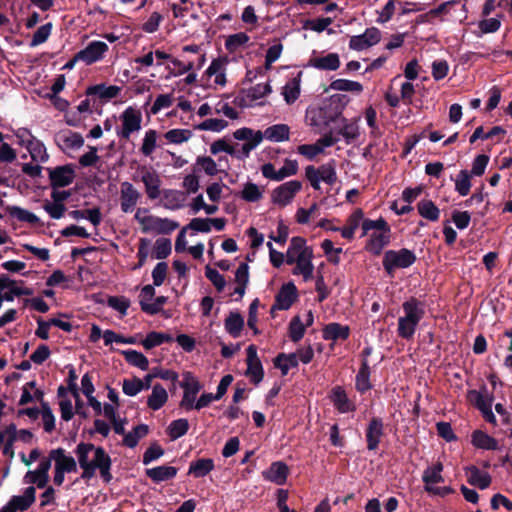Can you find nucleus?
<instances>
[{
	"instance_id": "nucleus-21",
	"label": "nucleus",
	"mask_w": 512,
	"mask_h": 512,
	"mask_svg": "<svg viewBox=\"0 0 512 512\" xmlns=\"http://www.w3.org/2000/svg\"><path fill=\"white\" fill-rule=\"evenodd\" d=\"M57 146L64 152L78 150L84 144V138L81 134L71 130H61L55 135Z\"/></svg>"
},
{
	"instance_id": "nucleus-7",
	"label": "nucleus",
	"mask_w": 512,
	"mask_h": 512,
	"mask_svg": "<svg viewBox=\"0 0 512 512\" xmlns=\"http://www.w3.org/2000/svg\"><path fill=\"white\" fill-rule=\"evenodd\" d=\"M335 97H331L329 102H325L321 107L313 108L307 111V122L310 126L315 127L319 132L326 129L332 122L338 120L341 111L336 107L331 109Z\"/></svg>"
},
{
	"instance_id": "nucleus-52",
	"label": "nucleus",
	"mask_w": 512,
	"mask_h": 512,
	"mask_svg": "<svg viewBox=\"0 0 512 512\" xmlns=\"http://www.w3.org/2000/svg\"><path fill=\"white\" fill-rule=\"evenodd\" d=\"M419 214L430 221H437L440 210L431 200H422L417 204Z\"/></svg>"
},
{
	"instance_id": "nucleus-8",
	"label": "nucleus",
	"mask_w": 512,
	"mask_h": 512,
	"mask_svg": "<svg viewBox=\"0 0 512 512\" xmlns=\"http://www.w3.org/2000/svg\"><path fill=\"white\" fill-rule=\"evenodd\" d=\"M305 176L315 190L320 189L321 182L333 185L337 181L336 163L332 160L318 168L307 166L305 168Z\"/></svg>"
},
{
	"instance_id": "nucleus-27",
	"label": "nucleus",
	"mask_w": 512,
	"mask_h": 512,
	"mask_svg": "<svg viewBox=\"0 0 512 512\" xmlns=\"http://www.w3.org/2000/svg\"><path fill=\"white\" fill-rule=\"evenodd\" d=\"M464 470L465 476L470 485L482 490L490 486L492 479L488 472L482 471L474 465L467 466Z\"/></svg>"
},
{
	"instance_id": "nucleus-54",
	"label": "nucleus",
	"mask_w": 512,
	"mask_h": 512,
	"mask_svg": "<svg viewBox=\"0 0 512 512\" xmlns=\"http://www.w3.org/2000/svg\"><path fill=\"white\" fill-rule=\"evenodd\" d=\"M147 433L148 426L145 424H140L136 426L131 432L125 434L123 443L129 448H133L138 444L141 438L147 435Z\"/></svg>"
},
{
	"instance_id": "nucleus-35",
	"label": "nucleus",
	"mask_w": 512,
	"mask_h": 512,
	"mask_svg": "<svg viewBox=\"0 0 512 512\" xmlns=\"http://www.w3.org/2000/svg\"><path fill=\"white\" fill-rule=\"evenodd\" d=\"M402 308L404 311L403 317L406 318L407 320L416 323L417 325L424 316L423 305L414 298L405 301L402 305Z\"/></svg>"
},
{
	"instance_id": "nucleus-49",
	"label": "nucleus",
	"mask_w": 512,
	"mask_h": 512,
	"mask_svg": "<svg viewBox=\"0 0 512 512\" xmlns=\"http://www.w3.org/2000/svg\"><path fill=\"white\" fill-rule=\"evenodd\" d=\"M264 190L259 187L257 184L252 182H247L244 184L243 189L241 190V198L246 202L255 203L260 201L263 198Z\"/></svg>"
},
{
	"instance_id": "nucleus-5",
	"label": "nucleus",
	"mask_w": 512,
	"mask_h": 512,
	"mask_svg": "<svg viewBox=\"0 0 512 512\" xmlns=\"http://www.w3.org/2000/svg\"><path fill=\"white\" fill-rule=\"evenodd\" d=\"M134 219L141 226L144 233L170 234L179 227V223L169 219L149 214L146 208L136 210Z\"/></svg>"
},
{
	"instance_id": "nucleus-47",
	"label": "nucleus",
	"mask_w": 512,
	"mask_h": 512,
	"mask_svg": "<svg viewBox=\"0 0 512 512\" xmlns=\"http://www.w3.org/2000/svg\"><path fill=\"white\" fill-rule=\"evenodd\" d=\"M25 148L28 150L32 160L35 162L44 163L49 158L44 144L36 137Z\"/></svg>"
},
{
	"instance_id": "nucleus-33",
	"label": "nucleus",
	"mask_w": 512,
	"mask_h": 512,
	"mask_svg": "<svg viewBox=\"0 0 512 512\" xmlns=\"http://www.w3.org/2000/svg\"><path fill=\"white\" fill-rule=\"evenodd\" d=\"M161 195L163 197L164 208L174 211L184 207L186 198L183 192L174 189H166Z\"/></svg>"
},
{
	"instance_id": "nucleus-56",
	"label": "nucleus",
	"mask_w": 512,
	"mask_h": 512,
	"mask_svg": "<svg viewBox=\"0 0 512 512\" xmlns=\"http://www.w3.org/2000/svg\"><path fill=\"white\" fill-rule=\"evenodd\" d=\"M157 139H158V133L156 130L149 129L145 132L142 145H141V153L144 156H150L157 147Z\"/></svg>"
},
{
	"instance_id": "nucleus-57",
	"label": "nucleus",
	"mask_w": 512,
	"mask_h": 512,
	"mask_svg": "<svg viewBox=\"0 0 512 512\" xmlns=\"http://www.w3.org/2000/svg\"><path fill=\"white\" fill-rule=\"evenodd\" d=\"M471 175L467 170H461L455 180V191L461 195L466 196L471 189Z\"/></svg>"
},
{
	"instance_id": "nucleus-50",
	"label": "nucleus",
	"mask_w": 512,
	"mask_h": 512,
	"mask_svg": "<svg viewBox=\"0 0 512 512\" xmlns=\"http://www.w3.org/2000/svg\"><path fill=\"white\" fill-rule=\"evenodd\" d=\"M329 89L334 91H348L360 94L363 91V86L360 82L348 79H336L331 82Z\"/></svg>"
},
{
	"instance_id": "nucleus-24",
	"label": "nucleus",
	"mask_w": 512,
	"mask_h": 512,
	"mask_svg": "<svg viewBox=\"0 0 512 512\" xmlns=\"http://www.w3.org/2000/svg\"><path fill=\"white\" fill-rule=\"evenodd\" d=\"M250 45V36L245 32H237L225 37L224 47L229 54H241Z\"/></svg>"
},
{
	"instance_id": "nucleus-44",
	"label": "nucleus",
	"mask_w": 512,
	"mask_h": 512,
	"mask_svg": "<svg viewBox=\"0 0 512 512\" xmlns=\"http://www.w3.org/2000/svg\"><path fill=\"white\" fill-rule=\"evenodd\" d=\"M272 92L269 83H258L246 91V99L248 105L252 106L253 102H258Z\"/></svg>"
},
{
	"instance_id": "nucleus-13",
	"label": "nucleus",
	"mask_w": 512,
	"mask_h": 512,
	"mask_svg": "<svg viewBox=\"0 0 512 512\" xmlns=\"http://www.w3.org/2000/svg\"><path fill=\"white\" fill-rule=\"evenodd\" d=\"M180 387L184 390L180 407L187 411L194 409L197 394L202 388L200 382L191 372H185Z\"/></svg>"
},
{
	"instance_id": "nucleus-12",
	"label": "nucleus",
	"mask_w": 512,
	"mask_h": 512,
	"mask_svg": "<svg viewBox=\"0 0 512 512\" xmlns=\"http://www.w3.org/2000/svg\"><path fill=\"white\" fill-rule=\"evenodd\" d=\"M468 400L471 404H473L477 409L480 410L483 418L490 424L497 426L498 422L495 414L492 411L493 405V396L488 393L487 390L478 391V390H470L468 392Z\"/></svg>"
},
{
	"instance_id": "nucleus-43",
	"label": "nucleus",
	"mask_w": 512,
	"mask_h": 512,
	"mask_svg": "<svg viewBox=\"0 0 512 512\" xmlns=\"http://www.w3.org/2000/svg\"><path fill=\"white\" fill-rule=\"evenodd\" d=\"M359 119L353 121L343 120L338 134L341 135L347 144L354 142L360 135V129L358 125Z\"/></svg>"
},
{
	"instance_id": "nucleus-2",
	"label": "nucleus",
	"mask_w": 512,
	"mask_h": 512,
	"mask_svg": "<svg viewBox=\"0 0 512 512\" xmlns=\"http://www.w3.org/2000/svg\"><path fill=\"white\" fill-rule=\"evenodd\" d=\"M313 249L303 237H293L286 251V264L293 265L292 274L301 276L305 282L313 278Z\"/></svg>"
},
{
	"instance_id": "nucleus-34",
	"label": "nucleus",
	"mask_w": 512,
	"mask_h": 512,
	"mask_svg": "<svg viewBox=\"0 0 512 512\" xmlns=\"http://www.w3.org/2000/svg\"><path fill=\"white\" fill-rule=\"evenodd\" d=\"M167 401L168 393L166 389L160 384H155L152 387L151 394L147 398V406L151 410L157 411L161 409L166 404Z\"/></svg>"
},
{
	"instance_id": "nucleus-10",
	"label": "nucleus",
	"mask_w": 512,
	"mask_h": 512,
	"mask_svg": "<svg viewBox=\"0 0 512 512\" xmlns=\"http://www.w3.org/2000/svg\"><path fill=\"white\" fill-rule=\"evenodd\" d=\"M415 260V254L408 249L388 250L383 257V267L392 276L396 269L408 268Z\"/></svg>"
},
{
	"instance_id": "nucleus-46",
	"label": "nucleus",
	"mask_w": 512,
	"mask_h": 512,
	"mask_svg": "<svg viewBox=\"0 0 512 512\" xmlns=\"http://www.w3.org/2000/svg\"><path fill=\"white\" fill-rule=\"evenodd\" d=\"M172 340L173 337L170 334L152 331L141 341V344L146 350H150Z\"/></svg>"
},
{
	"instance_id": "nucleus-29",
	"label": "nucleus",
	"mask_w": 512,
	"mask_h": 512,
	"mask_svg": "<svg viewBox=\"0 0 512 512\" xmlns=\"http://www.w3.org/2000/svg\"><path fill=\"white\" fill-rule=\"evenodd\" d=\"M322 335L328 341L346 340L350 335V328L347 325L332 322L324 326Z\"/></svg>"
},
{
	"instance_id": "nucleus-9",
	"label": "nucleus",
	"mask_w": 512,
	"mask_h": 512,
	"mask_svg": "<svg viewBox=\"0 0 512 512\" xmlns=\"http://www.w3.org/2000/svg\"><path fill=\"white\" fill-rule=\"evenodd\" d=\"M121 126L116 128L119 138L128 140L131 135L141 130L142 114L140 110L129 106L119 116Z\"/></svg>"
},
{
	"instance_id": "nucleus-3",
	"label": "nucleus",
	"mask_w": 512,
	"mask_h": 512,
	"mask_svg": "<svg viewBox=\"0 0 512 512\" xmlns=\"http://www.w3.org/2000/svg\"><path fill=\"white\" fill-rule=\"evenodd\" d=\"M370 234L366 249L373 254H380L383 248L389 244L391 237V229L386 220L382 217L371 220L366 219L362 224V236Z\"/></svg>"
},
{
	"instance_id": "nucleus-36",
	"label": "nucleus",
	"mask_w": 512,
	"mask_h": 512,
	"mask_svg": "<svg viewBox=\"0 0 512 512\" xmlns=\"http://www.w3.org/2000/svg\"><path fill=\"white\" fill-rule=\"evenodd\" d=\"M214 461L211 458H200L189 465L188 474L194 478H202L214 469Z\"/></svg>"
},
{
	"instance_id": "nucleus-39",
	"label": "nucleus",
	"mask_w": 512,
	"mask_h": 512,
	"mask_svg": "<svg viewBox=\"0 0 512 512\" xmlns=\"http://www.w3.org/2000/svg\"><path fill=\"white\" fill-rule=\"evenodd\" d=\"M301 92V79L300 74L297 77L289 80L282 88V96L285 102L290 105L293 104L300 96Z\"/></svg>"
},
{
	"instance_id": "nucleus-4",
	"label": "nucleus",
	"mask_w": 512,
	"mask_h": 512,
	"mask_svg": "<svg viewBox=\"0 0 512 512\" xmlns=\"http://www.w3.org/2000/svg\"><path fill=\"white\" fill-rule=\"evenodd\" d=\"M45 459L49 461V468L54 463L53 483L57 486L64 483L66 473L76 472L78 469L77 460L60 447L50 450Z\"/></svg>"
},
{
	"instance_id": "nucleus-60",
	"label": "nucleus",
	"mask_w": 512,
	"mask_h": 512,
	"mask_svg": "<svg viewBox=\"0 0 512 512\" xmlns=\"http://www.w3.org/2000/svg\"><path fill=\"white\" fill-rule=\"evenodd\" d=\"M228 126V122L223 119L210 118L206 119L195 128L199 131L220 132Z\"/></svg>"
},
{
	"instance_id": "nucleus-32",
	"label": "nucleus",
	"mask_w": 512,
	"mask_h": 512,
	"mask_svg": "<svg viewBox=\"0 0 512 512\" xmlns=\"http://www.w3.org/2000/svg\"><path fill=\"white\" fill-rule=\"evenodd\" d=\"M296 297V287L289 283L284 285L276 296L274 307L279 310H287L291 307Z\"/></svg>"
},
{
	"instance_id": "nucleus-40",
	"label": "nucleus",
	"mask_w": 512,
	"mask_h": 512,
	"mask_svg": "<svg viewBox=\"0 0 512 512\" xmlns=\"http://www.w3.org/2000/svg\"><path fill=\"white\" fill-rule=\"evenodd\" d=\"M147 476L154 482H162L172 479L177 474V469L173 466H158L146 471Z\"/></svg>"
},
{
	"instance_id": "nucleus-38",
	"label": "nucleus",
	"mask_w": 512,
	"mask_h": 512,
	"mask_svg": "<svg viewBox=\"0 0 512 512\" xmlns=\"http://www.w3.org/2000/svg\"><path fill=\"white\" fill-rule=\"evenodd\" d=\"M443 465L441 462L427 467L422 475V480L425 483V490L428 491L429 486H434L437 483L444 481L442 476Z\"/></svg>"
},
{
	"instance_id": "nucleus-11",
	"label": "nucleus",
	"mask_w": 512,
	"mask_h": 512,
	"mask_svg": "<svg viewBox=\"0 0 512 512\" xmlns=\"http://www.w3.org/2000/svg\"><path fill=\"white\" fill-rule=\"evenodd\" d=\"M301 189L302 183L298 180L284 182L272 190L271 203L279 208H284L294 201Z\"/></svg>"
},
{
	"instance_id": "nucleus-42",
	"label": "nucleus",
	"mask_w": 512,
	"mask_h": 512,
	"mask_svg": "<svg viewBox=\"0 0 512 512\" xmlns=\"http://www.w3.org/2000/svg\"><path fill=\"white\" fill-rule=\"evenodd\" d=\"M472 444L481 449L485 450H497L499 448L496 439L488 435L487 433L477 430L472 434Z\"/></svg>"
},
{
	"instance_id": "nucleus-6",
	"label": "nucleus",
	"mask_w": 512,
	"mask_h": 512,
	"mask_svg": "<svg viewBox=\"0 0 512 512\" xmlns=\"http://www.w3.org/2000/svg\"><path fill=\"white\" fill-rule=\"evenodd\" d=\"M233 137L239 141H245L243 144L232 145L230 156L237 159H246L250 153L256 149L262 142L261 131H254L251 128L243 127L233 133Z\"/></svg>"
},
{
	"instance_id": "nucleus-28",
	"label": "nucleus",
	"mask_w": 512,
	"mask_h": 512,
	"mask_svg": "<svg viewBox=\"0 0 512 512\" xmlns=\"http://www.w3.org/2000/svg\"><path fill=\"white\" fill-rule=\"evenodd\" d=\"M383 434V421L380 418L371 419L366 430L367 448L369 450H376Z\"/></svg>"
},
{
	"instance_id": "nucleus-61",
	"label": "nucleus",
	"mask_w": 512,
	"mask_h": 512,
	"mask_svg": "<svg viewBox=\"0 0 512 512\" xmlns=\"http://www.w3.org/2000/svg\"><path fill=\"white\" fill-rule=\"evenodd\" d=\"M189 429V423L187 419H178L170 423L168 427L169 436L171 439H178L185 435Z\"/></svg>"
},
{
	"instance_id": "nucleus-17",
	"label": "nucleus",
	"mask_w": 512,
	"mask_h": 512,
	"mask_svg": "<svg viewBox=\"0 0 512 512\" xmlns=\"http://www.w3.org/2000/svg\"><path fill=\"white\" fill-rule=\"evenodd\" d=\"M381 40V31L376 27H370L363 34L354 35L349 40V48L354 51L368 49Z\"/></svg>"
},
{
	"instance_id": "nucleus-63",
	"label": "nucleus",
	"mask_w": 512,
	"mask_h": 512,
	"mask_svg": "<svg viewBox=\"0 0 512 512\" xmlns=\"http://www.w3.org/2000/svg\"><path fill=\"white\" fill-rule=\"evenodd\" d=\"M107 305L118 311L121 316H125L130 307V300L124 296H110L107 299Z\"/></svg>"
},
{
	"instance_id": "nucleus-45",
	"label": "nucleus",
	"mask_w": 512,
	"mask_h": 512,
	"mask_svg": "<svg viewBox=\"0 0 512 512\" xmlns=\"http://www.w3.org/2000/svg\"><path fill=\"white\" fill-rule=\"evenodd\" d=\"M69 215L74 220L86 219L95 227L100 225L102 221L101 211L97 207L88 210H73L69 213Z\"/></svg>"
},
{
	"instance_id": "nucleus-18",
	"label": "nucleus",
	"mask_w": 512,
	"mask_h": 512,
	"mask_svg": "<svg viewBox=\"0 0 512 512\" xmlns=\"http://www.w3.org/2000/svg\"><path fill=\"white\" fill-rule=\"evenodd\" d=\"M36 490L33 486L25 489L23 495L13 496L9 502L2 507L0 512H18L27 510L34 502Z\"/></svg>"
},
{
	"instance_id": "nucleus-58",
	"label": "nucleus",
	"mask_w": 512,
	"mask_h": 512,
	"mask_svg": "<svg viewBox=\"0 0 512 512\" xmlns=\"http://www.w3.org/2000/svg\"><path fill=\"white\" fill-rule=\"evenodd\" d=\"M297 365L298 361L294 353L280 354L275 359V366L281 370L282 375H287L289 370Z\"/></svg>"
},
{
	"instance_id": "nucleus-26",
	"label": "nucleus",
	"mask_w": 512,
	"mask_h": 512,
	"mask_svg": "<svg viewBox=\"0 0 512 512\" xmlns=\"http://www.w3.org/2000/svg\"><path fill=\"white\" fill-rule=\"evenodd\" d=\"M330 399L339 413H349L356 409V405L341 386L332 389Z\"/></svg>"
},
{
	"instance_id": "nucleus-31",
	"label": "nucleus",
	"mask_w": 512,
	"mask_h": 512,
	"mask_svg": "<svg viewBox=\"0 0 512 512\" xmlns=\"http://www.w3.org/2000/svg\"><path fill=\"white\" fill-rule=\"evenodd\" d=\"M288 475V467L283 462H275L263 472V477L277 485H283Z\"/></svg>"
},
{
	"instance_id": "nucleus-51",
	"label": "nucleus",
	"mask_w": 512,
	"mask_h": 512,
	"mask_svg": "<svg viewBox=\"0 0 512 512\" xmlns=\"http://www.w3.org/2000/svg\"><path fill=\"white\" fill-rule=\"evenodd\" d=\"M369 378H370V367H369L367 359H364L362 361L361 368L356 375V388L358 391H360L361 393H364L371 388Z\"/></svg>"
},
{
	"instance_id": "nucleus-64",
	"label": "nucleus",
	"mask_w": 512,
	"mask_h": 512,
	"mask_svg": "<svg viewBox=\"0 0 512 512\" xmlns=\"http://www.w3.org/2000/svg\"><path fill=\"white\" fill-rule=\"evenodd\" d=\"M417 324L403 316L398 319L397 332L401 338L411 339L416 331Z\"/></svg>"
},
{
	"instance_id": "nucleus-55",
	"label": "nucleus",
	"mask_w": 512,
	"mask_h": 512,
	"mask_svg": "<svg viewBox=\"0 0 512 512\" xmlns=\"http://www.w3.org/2000/svg\"><path fill=\"white\" fill-rule=\"evenodd\" d=\"M195 168L199 171L205 172L209 176H215L218 174L219 169L214 159L209 156H199L195 162Z\"/></svg>"
},
{
	"instance_id": "nucleus-30",
	"label": "nucleus",
	"mask_w": 512,
	"mask_h": 512,
	"mask_svg": "<svg viewBox=\"0 0 512 512\" xmlns=\"http://www.w3.org/2000/svg\"><path fill=\"white\" fill-rule=\"evenodd\" d=\"M262 140L265 138L271 142H284L290 138V127L287 124H275L261 132Z\"/></svg>"
},
{
	"instance_id": "nucleus-23",
	"label": "nucleus",
	"mask_w": 512,
	"mask_h": 512,
	"mask_svg": "<svg viewBox=\"0 0 512 512\" xmlns=\"http://www.w3.org/2000/svg\"><path fill=\"white\" fill-rule=\"evenodd\" d=\"M49 461L43 458L37 469L29 470L24 476V482L35 484L38 488H45L49 481Z\"/></svg>"
},
{
	"instance_id": "nucleus-15",
	"label": "nucleus",
	"mask_w": 512,
	"mask_h": 512,
	"mask_svg": "<svg viewBox=\"0 0 512 512\" xmlns=\"http://www.w3.org/2000/svg\"><path fill=\"white\" fill-rule=\"evenodd\" d=\"M139 174L147 198L150 200L158 199L162 194V180L159 173L152 168L142 167Z\"/></svg>"
},
{
	"instance_id": "nucleus-37",
	"label": "nucleus",
	"mask_w": 512,
	"mask_h": 512,
	"mask_svg": "<svg viewBox=\"0 0 512 512\" xmlns=\"http://www.w3.org/2000/svg\"><path fill=\"white\" fill-rule=\"evenodd\" d=\"M121 92V88L116 85H105V84H98L87 88V95H95L98 96L100 99L103 100H111L113 98H116Z\"/></svg>"
},
{
	"instance_id": "nucleus-62",
	"label": "nucleus",
	"mask_w": 512,
	"mask_h": 512,
	"mask_svg": "<svg viewBox=\"0 0 512 512\" xmlns=\"http://www.w3.org/2000/svg\"><path fill=\"white\" fill-rule=\"evenodd\" d=\"M172 244L167 238H159L156 240L153 255L156 259H165L171 254Z\"/></svg>"
},
{
	"instance_id": "nucleus-1",
	"label": "nucleus",
	"mask_w": 512,
	"mask_h": 512,
	"mask_svg": "<svg viewBox=\"0 0 512 512\" xmlns=\"http://www.w3.org/2000/svg\"><path fill=\"white\" fill-rule=\"evenodd\" d=\"M77 463L82 469L81 479L90 480L99 470L101 478L105 482L112 479L110 456L102 447H97L92 443L80 442L75 448Z\"/></svg>"
},
{
	"instance_id": "nucleus-41",
	"label": "nucleus",
	"mask_w": 512,
	"mask_h": 512,
	"mask_svg": "<svg viewBox=\"0 0 512 512\" xmlns=\"http://www.w3.org/2000/svg\"><path fill=\"white\" fill-rule=\"evenodd\" d=\"M225 330L233 338L240 336L244 327V319L238 312H230L224 322Z\"/></svg>"
},
{
	"instance_id": "nucleus-25",
	"label": "nucleus",
	"mask_w": 512,
	"mask_h": 512,
	"mask_svg": "<svg viewBox=\"0 0 512 512\" xmlns=\"http://www.w3.org/2000/svg\"><path fill=\"white\" fill-rule=\"evenodd\" d=\"M340 64V57L337 53L312 56L308 61L309 67L323 71H336Z\"/></svg>"
},
{
	"instance_id": "nucleus-48",
	"label": "nucleus",
	"mask_w": 512,
	"mask_h": 512,
	"mask_svg": "<svg viewBox=\"0 0 512 512\" xmlns=\"http://www.w3.org/2000/svg\"><path fill=\"white\" fill-rule=\"evenodd\" d=\"M122 354L125 358V360L132 366H135L143 371L147 370L149 367V361L147 357L136 350H124L122 351Z\"/></svg>"
},
{
	"instance_id": "nucleus-14",
	"label": "nucleus",
	"mask_w": 512,
	"mask_h": 512,
	"mask_svg": "<svg viewBox=\"0 0 512 512\" xmlns=\"http://www.w3.org/2000/svg\"><path fill=\"white\" fill-rule=\"evenodd\" d=\"M141 198V192L131 182L123 181L120 183L119 203L123 213L135 211Z\"/></svg>"
},
{
	"instance_id": "nucleus-20",
	"label": "nucleus",
	"mask_w": 512,
	"mask_h": 512,
	"mask_svg": "<svg viewBox=\"0 0 512 512\" xmlns=\"http://www.w3.org/2000/svg\"><path fill=\"white\" fill-rule=\"evenodd\" d=\"M49 179L53 188H63L69 186L75 178V170L72 165H63L55 168H49Z\"/></svg>"
},
{
	"instance_id": "nucleus-22",
	"label": "nucleus",
	"mask_w": 512,
	"mask_h": 512,
	"mask_svg": "<svg viewBox=\"0 0 512 512\" xmlns=\"http://www.w3.org/2000/svg\"><path fill=\"white\" fill-rule=\"evenodd\" d=\"M246 375L252 382L258 384L262 381L264 372L261 361L257 355V348L250 345L247 348V371Z\"/></svg>"
},
{
	"instance_id": "nucleus-53",
	"label": "nucleus",
	"mask_w": 512,
	"mask_h": 512,
	"mask_svg": "<svg viewBox=\"0 0 512 512\" xmlns=\"http://www.w3.org/2000/svg\"><path fill=\"white\" fill-rule=\"evenodd\" d=\"M193 133L189 129H171L164 134V138L170 144H182L189 141Z\"/></svg>"
},
{
	"instance_id": "nucleus-59",
	"label": "nucleus",
	"mask_w": 512,
	"mask_h": 512,
	"mask_svg": "<svg viewBox=\"0 0 512 512\" xmlns=\"http://www.w3.org/2000/svg\"><path fill=\"white\" fill-rule=\"evenodd\" d=\"M8 210L10 215L19 221L27 222L30 224H36L39 222V218L34 213L21 207L11 206L8 208Z\"/></svg>"
},
{
	"instance_id": "nucleus-16",
	"label": "nucleus",
	"mask_w": 512,
	"mask_h": 512,
	"mask_svg": "<svg viewBox=\"0 0 512 512\" xmlns=\"http://www.w3.org/2000/svg\"><path fill=\"white\" fill-rule=\"evenodd\" d=\"M228 59L226 57H218L211 61L204 75L208 78L211 87H224L227 83L226 70Z\"/></svg>"
},
{
	"instance_id": "nucleus-19",
	"label": "nucleus",
	"mask_w": 512,
	"mask_h": 512,
	"mask_svg": "<svg viewBox=\"0 0 512 512\" xmlns=\"http://www.w3.org/2000/svg\"><path fill=\"white\" fill-rule=\"evenodd\" d=\"M108 45L103 41H92L84 49L77 52V59L86 65H91L103 59L108 51Z\"/></svg>"
}]
</instances>
